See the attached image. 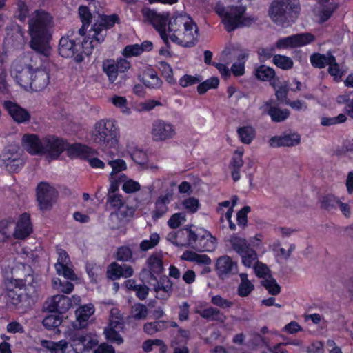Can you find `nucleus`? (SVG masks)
I'll use <instances>...</instances> for the list:
<instances>
[{
  "instance_id": "56",
  "label": "nucleus",
  "mask_w": 353,
  "mask_h": 353,
  "mask_svg": "<svg viewBox=\"0 0 353 353\" xmlns=\"http://www.w3.org/2000/svg\"><path fill=\"white\" fill-rule=\"evenodd\" d=\"M107 203L113 208L117 209L120 212H122L121 210L125 208L122 196L120 194H108Z\"/></svg>"
},
{
  "instance_id": "27",
  "label": "nucleus",
  "mask_w": 353,
  "mask_h": 353,
  "mask_svg": "<svg viewBox=\"0 0 353 353\" xmlns=\"http://www.w3.org/2000/svg\"><path fill=\"white\" fill-rule=\"evenodd\" d=\"M71 306L70 299L65 295H55L52 298L48 310L51 312H57L59 314L66 312Z\"/></svg>"
},
{
  "instance_id": "54",
  "label": "nucleus",
  "mask_w": 353,
  "mask_h": 353,
  "mask_svg": "<svg viewBox=\"0 0 353 353\" xmlns=\"http://www.w3.org/2000/svg\"><path fill=\"white\" fill-rule=\"evenodd\" d=\"M185 221L186 214L184 212L174 213L168 221V225L172 229H176Z\"/></svg>"
},
{
  "instance_id": "40",
  "label": "nucleus",
  "mask_w": 353,
  "mask_h": 353,
  "mask_svg": "<svg viewBox=\"0 0 353 353\" xmlns=\"http://www.w3.org/2000/svg\"><path fill=\"white\" fill-rule=\"evenodd\" d=\"M339 203V199L332 194L323 196L320 199L321 208L327 211L336 209Z\"/></svg>"
},
{
  "instance_id": "10",
  "label": "nucleus",
  "mask_w": 353,
  "mask_h": 353,
  "mask_svg": "<svg viewBox=\"0 0 353 353\" xmlns=\"http://www.w3.org/2000/svg\"><path fill=\"white\" fill-rule=\"evenodd\" d=\"M314 39L315 37L312 33H298L279 39L275 43V47L279 50L296 48L307 46Z\"/></svg>"
},
{
  "instance_id": "28",
  "label": "nucleus",
  "mask_w": 353,
  "mask_h": 353,
  "mask_svg": "<svg viewBox=\"0 0 353 353\" xmlns=\"http://www.w3.org/2000/svg\"><path fill=\"white\" fill-rule=\"evenodd\" d=\"M196 245L200 252H213L216 248V239L210 232L202 230Z\"/></svg>"
},
{
  "instance_id": "21",
  "label": "nucleus",
  "mask_w": 353,
  "mask_h": 353,
  "mask_svg": "<svg viewBox=\"0 0 353 353\" xmlns=\"http://www.w3.org/2000/svg\"><path fill=\"white\" fill-rule=\"evenodd\" d=\"M50 83V70L37 68L34 70L32 79V90L40 92L45 89Z\"/></svg>"
},
{
  "instance_id": "17",
  "label": "nucleus",
  "mask_w": 353,
  "mask_h": 353,
  "mask_svg": "<svg viewBox=\"0 0 353 353\" xmlns=\"http://www.w3.org/2000/svg\"><path fill=\"white\" fill-rule=\"evenodd\" d=\"M32 231L30 214L27 212L22 213L16 223L13 232L14 238L17 240H23L30 236Z\"/></svg>"
},
{
  "instance_id": "23",
  "label": "nucleus",
  "mask_w": 353,
  "mask_h": 353,
  "mask_svg": "<svg viewBox=\"0 0 353 353\" xmlns=\"http://www.w3.org/2000/svg\"><path fill=\"white\" fill-rule=\"evenodd\" d=\"M90 33H91L90 39L89 41H85V45L88 46V50H87L91 54L93 49L104 41L107 35V30L101 27H99L97 23H94L92 25Z\"/></svg>"
},
{
  "instance_id": "31",
  "label": "nucleus",
  "mask_w": 353,
  "mask_h": 353,
  "mask_svg": "<svg viewBox=\"0 0 353 353\" xmlns=\"http://www.w3.org/2000/svg\"><path fill=\"white\" fill-rule=\"evenodd\" d=\"M334 57V56L330 52H327L326 54L314 52L310 55V61L314 68L323 69L329 65L331 61L330 58H333Z\"/></svg>"
},
{
  "instance_id": "5",
  "label": "nucleus",
  "mask_w": 353,
  "mask_h": 353,
  "mask_svg": "<svg viewBox=\"0 0 353 353\" xmlns=\"http://www.w3.org/2000/svg\"><path fill=\"white\" fill-rule=\"evenodd\" d=\"M299 0H274L269 7V16L273 22L282 26L294 23L299 17Z\"/></svg>"
},
{
  "instance_id": "3",
  "label": "nucleus",
  "mask_w": 353,
  "mask_h": 353,
  "mask_svg": "<svg viewBox=\"0 0 353 353\" xmlns=\"http://www.w3.org/2000/svg\"><path fill=\"white\" fill-rule=\"evenodd\" d=\"M168 39L185 48L194 47L199 40V28L187 14H173L168 22Z\"/></svg>"
},
{
  "instance_id": "7",
  "label": "nucleus",
  "mask_w": 353,
  "mask_h": 353,
  "mask_svg": "<svg viewBox=\"0 0 353 353\" xmlns=\"http://www.w3.org/2000/svg\"><path fill=\"white\" fill-rule=\"evenodd\" d=\"M38 205L41 211L50 210L58 196L57 190L48 182L41 181L36 188Z\"/></svg>"
},
{
  "instance_id": "20",
  "label": "nucleus",
  "mask_w": 353,
  "mask_h": 353,
  "mask_svg": "<svg viewBox=\"0 0 353 353\" xmlns=\"http://www.w3.org/2000/svg\"><path fill=\"white\" fill-rule=\"evenodd\" d=\"M92 148L81 143H70L68 141L65 146V152L71 159H79L85 161L90 154Z\"/></svg>"
},
{
  "instance_id": "33",
  "label": "nucleus",
  "mask_w": 353,
  "mask_h": 353,
  "mask_svg": "<svg viewBox=\"0 0 353 353\" xmlns=\"http://www.w3.org/2000/svg\"><path fill=\"white\" fill-rule=\"evenodd\" d=\"M148 268L152 276L159 275L163 270V261L157 254H152L147 260Z\"/></svg>"
},
{
  "instance_id": "14",
  "label": "nucleus",
  "mask_w": 353,
  "mask_h": 353,
  "mask_svg": "<svg viewBox=\"0 0 353 353\" xmlns=\"http://www.w3.org/2000/svg\"><path fill=\"white\" fill-rule=\"evenodd\" d=\"M143 16L152 24L155 30L159 33L164 43L169 46L168 34L167 33V26L168 27V16L162 15L156 11L148 9L143 11Z\"/></svg>"
},
{
  "instance_id": "58",
  "label": "nucleus",
  "mask_w": 353,
  "mask_h": 353,
  "mask_svg": "<svg viewBox=\"0 0 353 353\" xmlns=\"http://www.w3.org/2000/svg\"><path fill=\"white\" fill-rule=\"evenodd\" d=\"M55 267L59 274H62L65 279L71 281L76 279L77 276L75 273L67 264L61 263V265H55Z\"/></svg>"
},
{
  "instance_id": "37",
  "label": "nucleus",
  "mask_w": 353,
  "mask_h": 353,
  "mask_svg": "<svg viewBox=\"0 0 353 353\" xmlns=\"http://www.w3.org/2000/svg\"><path fill=\"white\" fill-rule=\"evenodd\" d=\"M168 322L165 321H155L154 322H147L143 325V331L148 335L164 330L167 328Z\"/></svg>"
},
{
  "instance_id": "4",
  "label": "nucleus",
  "mask_w": 353,
  "mask_h": 353,
  "mask_svg": "<svg viewBox=\"0 0 353 353\" xmlns=\"http://www.w3.org/2000/svg\"><path fill=\"white\" fill-rule=\"evenodd\" d=\"M92 140L102 150L115 148L119 142V128L114 119H101L94 126Z\"/></svg>"
},
{
  "instance_id": "25",
  "label": "nucleus",
  "mask_w": 353,
  "mask_h": 353,
  "mask_svg": "<svg viewBox=\"0 0 353 353\" xmlns=\"http://www.w3.org/2000/svg\"><path fill=\"white\" fill-rule=\"evenodd\" d=\"M94 308L91 304L84 305L76 310L77 321L74 324L76 329L86 327L90 317L94 314Z\"/></svg>"
},
{
  "instance_id": "61",
  "label": "nucleus",
  "mask_w": 353,
  "mask_h": 353,
  "mask_svg": "<svg viewBox=\"0 0 353 353\" xmlns=\"http://www.w3.org/2000/svg\"><path fill=\"white\" fill-rule=\"evenodd\" d=\"M201 77L199 76H192L190 74H184L179 79V83L183 88L200 83Z\"/></svg>"
},
{
  "instance_id": "59",
  "label": "nucleus",
  "mask_w": 353,
  "mask_h": 353,
  "mask_svg": "<svg viewBox=\"0 0 353 353\" xmlns=\"http://www.w3.org/2000/svg\"><path fill=\"white\" fill-rule=\"evenodd\" d=\"M211 303L223 310L231 308L234 305L232 301L222 297L221 295L213 296L211 298Z\"/></svg>"
},
{
  "instance_id": "19",
  "label": "nucleus",
  "mask_w": 353,
  "mask_h": 353,
  "mask_svg": "<svg viewBox=\"0 0 353 353\" xmlns=\"http://www.w3.org/2000/svg\"><path fill=\"white\" fill-rule=\"evenodd\" d=\"M173 199V193L171 191L161 194L154 202V208L152 211V217L157 220L161 218L168 211V205Z\"/></svg>"
},
{
  "instance_id": "43",
  "label": "nucleus",
  "mask_w": 353,
  "mask_h": 353,
  "mask_svg": "<svg viewBox=\"0 0 353 353\" xmlns=\"http://www.w3.org/2000/svg\"><path fill=\"white\" fill-rule=\"evenodd\" d=\"M261 285L263 286L268 293L272 296H276L281 292V287L272 275L270 277L261 281Z\"/></svg>"
},
{
  "instance_id": "2",
  "label": "nucleus",
  "mask_w": 353,
  "mask_h": 353,
  "mask_svg": "<svg viewBox=\"0 0 353 353\" xmlns=\"http://www.w3.org/2000/svg\"><path fill=\"white\" fill-rule=\"evenodd\" d=\"M52 26L53 19L48 12L41 9L35 11L34 17L28 21V32L30 37L29 46L32 50L40 54L48 56Z\"/></svg>"
},
{
  "instance_id": "46",
  "label": "nucleus",
  "mask_w": 353,
  "mask_h": 353,
  "mask_svg": "<svg viewBox=\"0 0 353 353\" xmlns=\"http://www.w3.org/2000/svg\"><path fill=\"white\" fill-rule=\"evenodd\" d=\"M154 289L157 292L163 291L168 293V296H169L172 291V283L168 276H163L159 281H157V285H154Z\"/></svg>"
},
{
  "instance_id": "8",
  "label": "nucleus",
  "mask_w": 353,
  "mask_h": 353,
  "mask_svg": "<svg viewBox=\"0 0 353 353\" xmlns=\"http://www.w3.org/2000/svg\"><path fill=\"white\" fill-rule=\"evenodd\" d=\"M131 67L130 61L125 58H118L117 60L113 59H106L103 61L102 70L108 77V81L114 83L117 80L119 73L127 72Z\"/></svg>"
},
{
  "instance_id": "36",
  "label": "nucleus",
  "mask_w": 353,
  "mask_h": 353,
  "mask_svg": "<svg viewBox=\"0 0 353 353\" xmlns=\"http://www.w3.org/2000/svg\"><path fill=\"white\" fill-rule=\"evenodd\" d=\"M237 134L240 141L244 144H250L256 135V131L250 125L239 127L237 129Z\"/></svg>"
},
{
  "instance_id": "49",
  "label": "nucleus",
  "mask_w": 353,
  "mask_h": 353,
  "mask_svg": "<svg viewBox=\"0 0 353 353\" xmlns=\"http://www.w3.org/2000/svg\"><path fill=\"white\" fill-rule=\"evenodd\" d=\"M103 334L106 340L111 343L119 345L124 341L118 330L112 328H104Z\"/></svg>"
},
{
  "instance_id": "53",
  "label": "nucleus",
  "mask_w": 353,
  "mask_h": 353,
  "mask_svg": "<svg viewBox=\"0 0 353 353\" xmlns=\"http://www.w3.org/2000/svg\"><path fill=\"white\" fill-rule=\"evenodd\" d=\"M132 257V251L130 247L126 245L120 246L117 248L116 259L119 261H129Z\"/></svg>"
},
{
  "instance_id": "50",
  "label": "nucleus",
  "mask_w": 353,
  "mask_h": 353,
  "mask_svg": "<svg viewBox=\"0 0 353 353\" xmlns=\"http://www.w3.org/2000/svg\"><path fill=\"white\" fill-rule=\"evenodd\" d=\"M240 256L242 259V263L248 268H250L254 262L257 260L256 252L252 247L248 248Z\"/></svg>"
},
{
  "instance_id": "30",
  "label": "nucleus",
  "mask_w": 353,
  "mask_h": 353,
  "mask_svg": "<svg viewBox=\"0 0 353 353\" xmlns=\"http://www.w3.org/2000/svg\"><path fill=\"white\" fill-rule=\"evenodd\" d=\"M33 72V67L30 65H26L21 70L17 72L15 80L21 87L26 88L30 86L32 89Z\"/></svg>"
},
{
  "instance_id": "13",
  "label": "nucleus",
  "mask_w": 353,
  "mask_h": 353,
  "mask_svg": "<svg viewBox=\"0 0 353 353\" xmlns=\"http://www.w3.org/2000/svg\"><path fill=\"white\" fill-rule=\"evenodd\" d=\"M214 270L218 278L224 281L237 274L238 263L228 255H223L217 258Z\"/></svg>"
},
{
  "instance_id": "42",
  "label": "nucleus",
  "mask_w": 353,
  "mask_h": 353,
  "mask_svg": "<svg viewBox=\"0 0 353 353\" xmlns=\"http://www.w3.org/2000/svg\"><path fill=\"white\" fill-rule=\"evenodd\" d=\"M219 85V79L216 77H212L203 82L200 83L197 86V92L202 95L210 89H215Z\"/></svg>"
},
{
  "instance_id": "29",
  "label": "nucleus",
  "mask_w": 353,
  "mask_h": 353,
  "mask_svg": "<svg viewBox=\"0 0 353 353\" xmlns=\"http://www.w3.org/2000/svg\"><path fill=\"white\" fill-rule=\"evenodd\" d=\"M140 80L147 88L152 89L159 88L163 83L157 72L152 68L144 71Z\"/></svg>"
},
{
  "instance_id": "34",
  "label": "nucleus",
  "mask_w": 353,
  "mask_h": 353,
  "mask_svg": "<svg viewBox=\"0 0 353 353\" xmlns=\"http://www.w3.org/2000/svg\"><path fill=\"white\" fill-rule=\"evenodd\" d=\"M99 21L96 23L99 27L105 30H108L114 26L115 24L120 23V18L117 14L107 15L105 14L99 16Z\"/></svg>"
},
{
  "instance_id": "22",
  "label": "nucleus",
  "mask_w": 353,
  "mask_h": 353,
  "mask_svg": "<svg viewBox=\"0 0 353 353\" xmlns=\"http://www.w3.org/2000/svg\"><path fill=\"white\" fill-rule=\"evenodd\" d=\"M300 141V135L297 133H292L283 136H274L270 139L269 143L273 148L282 146L292 147L297 145Z\"/></svg>"
},
{
  "instance_id": "18",
  "label": "nucleus",
  "mask_w": 353,
  "mask_h": 353,
  "mask_svg": "<svg viewBox=\"0 0 353 353\" xmlns=\"http://www.w3.org/2000/svg\"><path fill=\"white\" fill-rule=\"evenodd\" d=\"M22 145L31 155H43V137L41 139L36 134H25L22 137Z\"/></svg>"
},
{
  "instance_id": "12",
  "label": "nucleus",
  "mask_w": 353,
  "mask_h": 353,
  "mask_svg": "<svg viewBox=\"0 0 353 353\" xmlns=\"http://www.w3.org/2000/svg\"><path fill=\"white\" fill-rule=\"evenodd\" d=\"M0 158L3 165L10 172L18 173L25 164L21 152L14 147L6 148Z\"/></svg>"
},
{
  "instance_id": "1",
  "label": "nucleus",
  "mask_w": 353,
  "mask_h": 353,
  "mask_svg": "<svg viewBox=\"0 0 353 353\" xmlns=\"http://www.w3.org/2000/svg\"><path fill=\"white\" fill-rule=\"evenodd\" d=\"M30 272L24 279L11 278L5 281V290L0 299L8 310L29 308L38 297L41 279L32 269Z\"/></svg>"
},
{
  "instance_id": "62",
  "label": "nucleus",
  "mask_w": 353,
  "mask_h": 353,
  "mask_svg": "<svg viewBox=\"0 0 353 353\" xmlns=\"http://www.w3.org/2000/svg\"><path fill=\"white\" fill-rule=\"evenodd\" d=\"M183 207L191 213H195L198 211L200 203L197 199L194 197H189L183 201Z\"/></svg>"
},
{
  "instance_id": "39",
  "label": "nucleus",
  "mask_w": 353,
  "mask_h": 353,
  "mask_svg": "<svg viewBox=\"0 0 353 353\" xmlns=\"http://www.w3.org/2000/svg\"><path fill=\"white\" fill-rule=\"evenodd\" d=\"M201 317L205 319H210L212 321H224L226 316L216 307H210L203 310L200 313Z\"/></svg>"
},
{
  "instance_id": "9",
  "label": "nucleus",
  "mask_w": 353,
  "mask_h": 353,
  "mask_svg": "<svg viewBox=\"0 0 353 353\" xmlns=\"http://www.w3.org/2000/svg\"><path fill=\"white\" fill-rule=\"evenodd\" d=\"M67 140L56 135L49 134L43 137V155L51 160L58 159L65 150Z\"/></svg>"
},
{
  "instance_id": "11",
  "label": "nucleus",
  "mask_w": 353,
  "mask_h": 353,
  "mask_svg": "<svg viewBox=\"0 0 353 353\" xmlns=\"http://www.w3.org/2000/svg\"><path fill=\"white\" fill-rule=\"evenodd\" d=\"M314 39L315 37L312 33H298L279 39L275 43V47L279 50L296 48L307 46Z\"/></svg>"
},
{
  "instance_id": "52",
  "label": "nucleus",
  "mask_w": 353,
  "mask_h": 353,
  "mask_svg": "<svg viewBox=\"0 0 353 353\" xmlns=\"http://www.w3.org/2000/svg\"><path fill=\"white\" fill-rule=\"evenodd\" d=\"M112 104L120 108L121 111L125 114H129L131 112L130 108L128 106V101L125 97L115 95L111 99Z\"/></svg>"
},
{
  "instance_id": "60",
  "label": "nucleus",
  "mask_w": 353,
  "mask_h": 353,
  "mask_svg": "<svg viewBox=\"0 0 353 353\" xmlns=\"http://www.w3.org/2000/svg\"><path fill=\"white\" fill-rule=\"evenodd\" d=\"M159 68L165 80L171 83L173 80V71L170 65L165 61H161L159 63Z\"/></svg>"
},
{
  "instance_id": "6",
  "label": "nucleus",
  "mask_w": 353,
  "mask_h": 353,
  "mask_svg": "<svg viewBox=\"0 0 353 353\" xmlns=\"http://www.w3.org/2000/svg\"><path fill=\"white\" fill-rule=\"evenodd\" d=\"M85 43V41L71 38L70 34L66 32L59 40V54L62 57L72 59L77 63H81L85 57L90 55Z\"/></svg>"
},
{
  "instance_id": "57",
  "label": "nucleus",
  "mask_w": 353,
  "mask_h": 353,
  "mask_svg": "<svg viewBox=\"0 0 353 353\" xmlns=\"http://www.w3.org/2000/svg\"><path fill=\"white\" fill-rule=\"evenodd\" d=\"M336 8V5L334 3H330L323 6L321 10L319 11L321 22L324 23L327 21L332 17Z\"/></svg>"
},
{
  "instance_id": "44",
  "label": "nucleus",
  "mask_w": 353,
  "mask_h": 353,
  "mask_svg": "<svg viewBox=\"0 0 353 353\" xmlns=\"http://www.w3.org/2000/svg\"><path fill=\"white\" fill-rule=\"evenodd\" d=\"M90 25H85L84 23H82L81 27L78 29H71L69 30L67 32L70 34L71 38H75L76 39H79L81 41H89V39H90L91 33L90 32H88V34L86 35V32Z\"/></svg>"
},
{
  "instance_id": "41",
  "label": "nucleus",
  "mask_w": 353,
  "mask_h": 353,
  "mask_svg": "<svg viewBox=\"0 0 353 353\" xmlns=\"http://www.w3.org/2000/svg\"><path fill=\"white\" fill-rule=\"evenodd\" d=\"M85 270L90 283L97 284L100 279L101 267L95 263H87L85 264Z\"/></svg>"
},
{
  "instance_id": "63",
  "label": "nucleus",
  "mask_w": 353,
  "mask_h": 353,
  "mask_svg": "<svg viewBox=\"0 0 353 353\" xmlns=\"http://www.w3.org/2000/svg\"><path fill=\"white\" fill-rule=\"evenodd\" d=\"M143 50L139 44L128 45L123 52V54L125 57H136L141 54Z\"/></svg>"
},
{
  "instance_id": "48",
  "label": "nucleus",
  "mask_w": 353,
  "mask_h": 353,
  "mask_svg": "<svg viewBox=\"0 0 353 353\" xmlns=\"http://www.w3.org/2000/svg\"><path fill=\"white\" fill-rule=\"evenodd\" d=\"M122 265L117 262L111 263L107 268L106 275L112 281L119 279L122 276Z\"/></svg>"
},
{
  "instance_id": "15",
  "label": "nucleus",
  "mask_w": 353,
  "mask_h": 353,
  "mask_svg": "<svg viewBox=\"0 0 353 353\" xmlns=\"http://www.w3.org/2000/svg\"><path fill=\"white\" fill-rule=\"evenodd\" d=\"M151 134L154 141H166L173 138L175 128L172 124L159 119L153 123Z\"/></svg>"
},
{
  "instance_id": "45",
  "label": "nucleus",
  "mask_w": 353,
  "mask_h": 353,
  "mask_svg": "<svg viewBox=\"0 0 353 353\" xmlns=\"http://www.w3.org/2000/svg\"><path fill=\"white\" fill-rule=\"evenodd\" d=\"M330 60L327 72L330 76L333 77L334 81L339 82L341 80L343 72L340 68L339 64L336 62L335 56L333 58H330Z\"/></svg>"
},
{
  "instance_id": "55",
  "label": "nucleus",
  "mask_w": 353,
  "mask_h": 353,
  "mask_svg": "<svg viewBox=\"0 0 353 353\" xmlns=\"http://www.w3.org/2000/svg\"><path fill=\"white\" fill-rule=\"evenodd\" d=\"M98 154V152L92 148L90 154H88V159L85 161L89 163V165L92 168H101L103 169L105 163L101 159L97 158L96 156Z\"/></svg>"
},
{
  "instance_id": "32",
  "label": "nucleus",
  "mask_w": 353,
  "mask_h": 353,
  "mask_svg": "<svg viewBox=\"0 0 353 353\" xmlns=\"http://www.w3.org/2000/svg\"><path fill=\"white\" fill-rule=\"evenodd\" d=\"M229 242L232 250L239 256L242 255L243 253L251 247L245 238L239 237L235 234L230 236Z\"/></svg>"
},
{
  "instance_id": "47",
  "label": "nucleus",
  "mask_w": 353,
  "mask_h": 353,
  "mask_svg": "<svg viewBox=\"0 0 353 353\" xmlns=\"http://www.w3.org/2000/svg\"><path fill=\"white\" fill-rule=\"evenodd\" d=\"M62 323V318L59 314H49L42 321L43 325L48 330H52L58 327Z\"/></svg>"
},
{
  "instance_id": "51",
  "label": "nucleus",
  "mask_w": 353,
  "mask_h": 353,
  "mask_svg": "<svg viewBox=\"0 0 353 353\" xmlns=\"http://www.w3.org/2000/svg\"><path fill=\"white\" fill-rule=\"evenodd\" d=\"M132 317L136 320L146 319L148 310L147 307L142 303H136L132 307Z\"/></svg>"
},
{
  "instance_id": "24",
  "label": "nucleus",
  "mask_w": 353,
  "mask_h": 353,
  "mask_svg": "<svg viewBox=\"0 0 353 353\" xmlns=\"http://www.w3.org/2000/svg\"><path fill=\"white\" fill-rule=\"evenodd\" d=\"M255 77L261 81H268L271 86L274 88H276V81H279V79L276 77L275 70L269 66L265 65H261L254 69Z\"/></svg>"
},
{
  "instance_id": "26",
  "label": "nucleus",
  "mask_w": 353,
  "mask_h": 353,
  "mask_svg": "<svg viewBox=\"0 0 353 353\" xmlns=\"http://www.w3.org/2000/svg\"><path fill=\"white\" fill-rule=\"evenodd\" d=\"M272 103V100L265 103L267 114L270 117L272 121L280 123L285 121L290 117V111L288 109H281Z\"/></svg>"
},
{
  "instance_id": "64",
  "label": "nucleus",
  "mask_w": 353,
  "mask_h": 353,
  "mask_svg": "<svg viewBox=\"0 0 353 353\" xmlns=\"http://www.w3.org/2000/svg\"><path fill=\"white\" fill-rule=\"evenodd\" d=\"M254 290V285L251 282L241 283L237 289V294L241 297H246Z\"/></svg>"
},
{
  "instance_id": "35",
  "label": "nucleus",
  "mask_w": 353,
  "mask_h": 353,
  "mask_svg": "<svg viewBox=\"0 0 353 353\" xmlns=\"http://www.w3.org/2000/svg\"><path fill=\"white\" fill-rule=\"evenodd\" d=\"M240 19L241 14H236L232 12H230L222 19V22L225 26V29L228 32L234 31L235 29L239 27Z\"/></svg>"
},
{
  "instance_id": "38",
  "label": "nucleus",
  "mask_w": 353,
  "mask_h": 353,
  "mask_svg": "<svg viewBox=\"0 0 353 353\" xmlns=\"http://www.w3.org/2000/svg\"><path fill=\"white\" fill-rule=\"evenodd\" d=\"M272 63L279 68L283 70H288L293 68L292 59L285 55L275 54L273 56Z\"/></svg>"
},
{
  "instance_id": "16",
  "label": "nucleus",
  "mask_w": 353,
  "mask_h": 353,
  "mask_svg": "<svg viewBox=\"0 0 353 353\" xmlns=\"http://www.w3.org/2000/svg\"><path fill=\"white\" fill-rule=\"evenodd\" d=\"M3 108L8 114L17 123L29 122L31 118L30 112L16 102L7 100L3 103Z\"/></svg>"
}]
</instances>
